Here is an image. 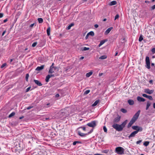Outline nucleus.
<instances>
[{
  "label": "nucleus",
  "mask_w": 155,
  "mask_h": 155,
  "mask_svg": "<svg viewBox=\"0 0 155 155\" xmlns=\"http://www.w3.org/2000/svg\"><path fill=\"white\" fill-rule=\"evenodd\" d=\"M142 141V140H140L136 142V144H140V143H141Z\"/></svg>",
  "instance_id": "obj_41"
},
{
  "label": "nucleus",
  "mask_w": 155,
  "mask_h": 155,
  "mask_svg": "<svg viewBox=\"0 0 155 155\" xmlns=\"http://www.w3.org/2000/svg\"><path fill=\"white\" fill-rule=\"evenodd\" d=\"M153 107L155 109V103H153Z\"/></svg>",
  "instance_id": "obj_59"
},
{
  "label": "nucleus",
  "mask_w": 155,
  "mask_h": 155,
  "mask_svg": "<svg viewBox=\"0 0 155 155\" xmlns=\"http://www.w3.org/2000/svg\"><path fill=\"white\" fill-rule=\"evenodd\" d=\"M87 34L89 35H90L91 36H93L94 35V33L93 31H90Z\"/></svg>",
  "instance_id": "obj_32"
},
{
  "label": "nucleus",
  "mask_w": 155,
  "mask_h": 155,
  "mask_svg": "<svg viewBox=\"0 0 155 155\" xmlns=\"http://www.w3.org/2000/svg\"><path fill=\"white\" fill-rule=\"evenodd\" d=\"M44 67V65H42L41 66H38L35 69V70L37 71H40L43 69Z\"/></svg>",
  "instance_id": "obj_10"
},
{
  "label": "nucleus",
  "mask_w": 155,
  "mask_h": 155,
  "mask_svg": "<svg viewBox=\"0 0 155 155\" xmlns=\"http://www.w3.org/2000/svg\"><path fill=\"white\" fill-rule=\"evenodd\" d=\"M93 129H92L90 132H88L87 134H88H88H90L93 131Z\"/></svg>",
  "instance_id": "obj_50"
},
{
  "label": "nucleus",
  "mask_w": 155,
  "mask_h": 155,
  "mask_svg": "<svg viewBox=\"0 0 155 155\" xmlns=\"http://www.w3.org/2000/svg\"><path fill=\"white\" fill-rule=\"evenodd\" d=\"M153 91H154L153 90H150L149 89H145L144 90L145 93L150 94H152L153 92Z\"/></svg>",
  "instance_id": "obj_8"
},
{
  "label": "nucleus",
  "mask_w": 155,
  "mask_h": 155,
  "mask_svg": "<svg viewBox=\"0 0 155 155\" xmlns=\"http://www.w3.org/2000/svg\"><path fill=\"white\" fill-rule=\"evenodd\" d=\"M12 59H10V60H9V62L10 63H11V62L12 61Z\"/></svg>",
  "instance_id": "obj_62"
},
{
  "label": "nucleus",
  "mask_w": 155,
  "mask_h": 155,
  "mask_svg": "<svg viewBox=\"0 0 155 155\" xmlns=\"http://www.w3.org/2000/svg\"><path fill=\"white\" fill-rule=\"evenodd\" d=\"M15 112H12L11 114H10L8 116V117L11 118L12 117L14 116L15 114Z\"/></svg>",
  "instance_id": "obj_26"
},
{
  "label": "nucleus",
  "mask_w": 155,
  "mask_h": 155,
  "mask_svg": "<svg viewBox=\"0 0 155 155\" xmlns=\"http://www.w3.org/2000/svg\"><path fill=\"white\" fill-rule=\"evenodd\" d=\"M143 39L142 35H140L139 38V41L140 42Z\"/></svg>",
  "instance_id": "obj_34"
},
{
  "label": "nucleus",
  "mask_w": 155,
  "mask_h": 155,
  "mask_svg": "<svg viewBox=\"0 0 155 155\" xmlns=\"http://www.w3.org/2000/svg\"><path fill=\"white\" fill-rule=\"evenodd\" d=\"M94 27L97 28L98 27V25L97 24H95L94 25Z\"/></svg>",
  "instance_id": "obj_55"
},
{
  "label": "nucleus",
  "mask_w": 155,
  "mask_h": 155,
  "mask_svg": "<svg viewBox=\"0 0 155 155\" xmlns=\"http://www.w3.org/2000/svg\"><path fill=\"white\" fill-rule=\"evenodd\" d=\"M34 25H35V23H34L31 24L30 25V27H33L34 26Z\"/></svg>",
  "instance_id": "obj_53"
},
{
  "label": "nucleus",
  "mask_w": 155,
  "mask_h": 155,
  "mask_svg": "<svg viewBox=\"0 0 155 155\" xmlns=\"http://www.w3.org/2000/svg\"><path fill=\"white\" fill-rule=\"evenodd\" d=\"M107 58V56H106V55H104L101 56L99 58V59H100L103 60V59H105L106 58Z\"/></svg>",
  "instance_id": "obj_23"
},
{
  "label": "nucleus",
  "mask_w": 155,
  "mask_h": 155,
  "mask_svg": "<svg viewBox=\"0 0 155 155\" xmlns=\"http://www.w3.org/2000/svg\"><path fill=\"white\" fill-rule=\"evenodd\" d=\"M147 98H148L150 100H153V98L151 96L148 95Z\"/></svg>",
  "instance_id": "obj_33"
},
{
  "label": "nucleus",
  "mask_w": 155,
  "mask_h": 155,
  "mask_svg": "<svg viewBox=\"0 0 155 155\" xmlns=\"http://www.w3.org/2000/svg\"><path fill=\"white\" fill-rule=\"evenodd\" d=\"M59 96V94H57L55 95V97H58Z\"/></svg>",
  "instance_id": "obj_58"
},
{
  "label": "nucleus",
  "mask_w": 155,
  "mask_h": 155,
  "mask_svg": "<svg viewBox=\"0 0 155 155\" xmlns=\"http://www.w3.org/2000/svg\"><path fill=\"white\" fill-rule=\"evenodd\" d=\"M127 120H126L121 124H118V131H121L123 130L127 124Z\"/></svg>",
  "instance_id": "obj_3"
},
{
  "label": "nucleus",
  "mask_w": 155,
  "mask_h": 155,
  "mask_svg": "<svg viewBox=\"0 0 155 155\" xmlns=\"http://www.w3.org/2000/svg\"><path fill=\"white\" fill-rule=\"evenodd\" d=\"M3 16V14L2 13H0V18H2Z\"/></svg>",
  "instance_id": "obj_51"
},
{
  "label": "nucleus",
  "mask_w": 155,
  "mask_h": 155,
  "mask_svg": "<svg viewBox=\"0 0 155 155\" xmlns=\"http://www.w3.org/2000/svg\"><path fill=\"white\" fill-rule=\"evenodd\" d=\"M149 142L148 141H146L143 143V145L146 147H147L148 145L149 144Z\"/></svg>",
  "instance_id": "obj_31"
},
{
  "label": "nucleus",
  "mask_w": 155,
  "mask_h": 155,
  "mask_svg": "<svg viewBox=\"0 0 155 155\" xmlns=\"http://www.w3.org/2000/svg\"><path fill=\"white\" fill-rule=\"evenodd\" d=\"M119 15L118 14L116 15L115 17L114 20H116L118 18H119Z\"/></svg>",
  "instance_id": "obj_39"
},
{
  "label": "nucleus",
  "mask_w": 155,
  "mask_h": 155,
  "mask_svg": "<svg viewBox=\"0 0 155 155\" xmlns=\"http://www.w3.org/2000/svg\"><path fill=\"white\" fill-rule=\"evenodd\" d=\"M96 122L97 121L95 120L92 121L87 123V125L89 127H94L96 126Z\"/></svg>",
  "instance_id": "obj_5"
},
{
  "label": "nucleus",
  "mask_w": 155,
  "mask_h": 155,
  "mask_svg": "<svg viewBox=\"0 0 155 155\" xmlns=\"http://www.w3.org/2000/svg\"><path fill=\"white\" fill-rule=\"evenodd\" d=\"M117 4V2L115 1H113L111 2L109 4V5L110 6H112L115 5Z\"/></svg>",
  "instance_id": "obj_19"
},
{
  "label": "nucleus",
  "mask_w": 155,
  "mask_h": 155,
  "mask_svg": "<svg viewBox=\"0 0 155 155\" xmlns=\"http://www.w3.org/2000/svg\"><path fill=\"white\" fill-rule=\"evenodd\" d=\"M145 61L146 64V67L148 69H150V61L149 57L147 56L146 57Z\"/></svg>",
  "instance_id": "obj_4"
},
{
  "label": "nucleus",
  "mask_w": 155,
  "mask_h": 155,
  "mask_svg": "<svg viewBox=\"0 0 155 155\" xmlns=\"http://www.w3.org/2000/svg\"><path fill=\"white\" fill-rule=\"evenodd\" d=\"M84 58V57H83V56H82V57H81L80 58V59H81V60H82V59H83Z\"/></svg>",
  "instance_id": "obj_63"
},
{
  "label": "nucleus",
  "mask_w": 155,
  "mask_h": 155,
  "mask_svg": "<svg viewBox=\"0 0 155 155\" xmlns=\"http://www.w3.org/2000/svg\"><path fill=\"white\" fill-rule=\"evenodd\" d=\"M5 32H6L5 31H3L2 33V36H3L5 34Z\"/></svg>",
  "instance_id": "obj_54"
},
{
  "label": "nucleus",
  "mask_w": 155,
  "mask_h": 155,
  "mask_svg": "<svg viewBox=\"0 0 155 155\" xmlns=\"http://www.w3.org/2000/svg\"><path fill=\"white\" fill-rule=\"evenodd\" d=\"M93 74V72L92 71H90L88 73H87L86 74V76L87 77H89L90 76Z\"/></svg>",
  "instance_id": "obj_21"
},
{
  "label": "nucleus",
  "mask_w": 155,
  "mask_h": 155,
  "mask_svg": "<svg viewBox=\"0 0 155 155\" xmlns=\"http://www.w3.org/2000/svg\"><path fill=\"white\" fill-rule=\"evenodd\" d=\"M151 105L150 103L148 101L147 103L146 110H147Z\"/></svg>",
  "instance_id": "obj_24"
},
{
  "label": "nucleus",
  "mask_w": 155,
  "mask_h": 155,
  "mask_svg": "<svg viewBox=\"0 0 155 155\" xmlns=\"http://www.w3.org/2000/svg\"><path fill=\"white\" fill-rule=\"evenodd\" d=\"M50 27H48V28L47 29V34L48 36H49L50 35Z\"/></svg>",
  "instance_id": "obj_25"
},
{
  "label": "nucleus",
  "mask_w": 155,
  "mask_h": 155,
  "mask_svg": "<svg viewBox=\"0 0 155 155\" xmlns=\"http://www.w3.org/2000/svg\"><path fill=\"white\" fill-rule=\"evenodd\" d=\"M118 124H113L112 127L115 129L117 131H118Z\"/></svg>",
  "instance_id": "obj_16"
},
{
  "label": "nucleus",
  "mask_w": 155,
  "mask_h": 155,
  "mask_svg": "<svg viewBox=\"0 0 155 155\" xmlns=\"http://www.w3.org/2000/svg\"><path fill=\"white\" fill-rule=\"evenodd\" d=\"M102 74H103V73H99V76H101V75H102Z\"/></svg>",
  "instance_id": "obj_60"
},
{
  "label": "nucleus",
  "mask_w": 155,
  "mask_h": 155,
  "mask_svg": "<svg viewBox=\"0 0 155 155\" xmlns=\"http://www.w3.org/2000/svg\"><path fill=\"white\" fill-rule=\"evenodd\" d=\"M139 130H138L137 131H135L132 132L130 135L129 136V138H130L131 137H134L135 136V135L137 134L138 132H139Z\"/></svg>",
  "instance_id": "obj_7"
},
{
  "label": "nucleus",
  "mask_w": 155,
  "mask_h": 155,
  "mask_svg": "<svg viewBox=\"0 0 155 155\" xmlns=\"http://www.w3.org/2000/svg\"><path fill=\"white\" fill-rule=\"evenodd\" d=\"M140 112V110H139L134 115L133 117L128 124L127 127L129 128L135 122V121L138 119Z\"/></svg>",
  "instance_id": "obj_1"
},
{
  "label": "nucleus",
  "mask_w": 155,
  "mask_h": 155,
  "mask_svg": "<svg viewBox=\"0 0 155 155\" xmlns=\"http://www.w3.org/2000/svg\"><path fill=\"white\" fill-rule=\"evenodd\" d=\"M50 78V77L49 75H48L46 76L45 78V81L48 82L49 81V79Z\"/></svg>",
  "instance_id": "obj_29"
},
{
  "label": "nucleus",
  "mask_w": 155,
  "mask_h": 155,
  "mask_svg": "<svg viewBox=\"0 0 155 155\" xmlns=\"http://www.w3.org/2000/svg\"><path fill=\"white\" fill-rule=\"evenodd\" d=\"M90 92V91L89 90H86V91L84 92V94H88Z\"/></svg>",
  "instance_id": "obj_35"
},
{
  "label": "nucleus",
  "mask_w": 155,
  "mask_h": 155,
  "mask_svg": "<svg viewBox=\"0 0 155 155\" xmlns=\"http://www.w3.org/2000/svg\"><path fill=\"white\" fill-rule=\"evenodd\" d=\"M74 25V23H71L70 25H69L67 27V30H69L71 29V27L73 26Z\"/></svg>",
  "instance_id": "obj_20"
},
{
  "label": "nucleus",
  "mask_w": 155,
  "mask_h": 155,
  "mask_svg": "<svg viewBox=\"0 0 155 155\" xmlns=\"http://www.w3.org/2000/svg\"><path fill=\"white\" fill-rule=\"evenodd\" d=\"M82 129L84 130V131H85L86 130V127H80Z\"/></svg>",
  "instance_id": "obj_49"
},
{
  "label": "nucleus",
  "mask_w": 155,
  "mask_h": 155,
  "mask_svg": "<svg viewBox=\"0 0 155 155\" xmlns=\"http://www.w3.org/2000/svg\"><path fill=\"white\" fill-rule=\"evenodd\" d=\"M155 9V4L152 6L151 7V9L152 10H154Z\"/></svg>",
  "instance_id": "obj_48"
},
{
  "label": "nucleus",
  "mask_w": 155,
  "mask_h": 155,
  "mask_svg": "<svg viewBox=\"0 0 155 155\" xmlns=\"http://www.w3.org/2000/svg\"><path fill=\"white\" fill-rule=\"evenodd\" d=\"M120 111L121 112L124 113H125L127 112V110L124 108H121L120 109Z\"/></svg>",
  "instance_id": "obj_30"
},
{
  "label": "nucleus",
  "mask_w": 155,
  "mask_h": 155,
  "mask_svg": "<svg viewBox=\"0 0 155 155\" xmlns=\"http://www.w3.org/2000/svg\"><path fill=\"white\" fill-rule=\"evenodd\" d=\"M90 49V48H87L86 47H84L83 48H81V50L82 51H87L88 50Z\"/></svg>",
  "instance_id": "obj_27"
},
{
  "label": "nucleus",
  "mask_w": 155,
  "mask_h": 155,
  "mask_svg": "<svg viewBox=\"0 0 155 155\" xmlns=\"http://www.w3.org/2000/svg\"><path fill=\"white\" fill-rule=\"evenodd\" d=\"M29 77V74H27L26 75V77H25L26 80L27 81H28V78Z\"/></svg>",
  "instance_id": "obj_36"
},
{
  "label": "nucleus",
  "mask_w": 155,
  "mask_h": 155,
  "mask_svg": "<svg viewBox=\"0 0 155 155\" xmlns=\"http://www.w3.org/2000/svg\"><path fill=\"white\" fill-rule=\"evenodd\" d=\"M6 65V63H4L1 66V68H3L4 67H5Z\"/></svg>",
  "instance_id": "obj_42"
},
{
  "label": "nucleus",
  "mask_w": 155,
  "mask_h": 155,
  "mask_svg": "<svg viewBox=\"0 0 155 155\" xmlns=\"http://www.w3.org/2000/svg\"><path fill=\"white\" fill-rule=\"evenodd\" d=\"M48 75H49L50 78L52 77H54V75L53 74H48Z\"/></svg>",
  "instance_id": "obj_52"
},
{
  "label": "nucleus",
  "mask_w": 155,
  "mask_h": 155,
  "mask_svg": "<svg viewBox=\"0 0 155 155\" xmlns=\"http://www.w3.org/2000/svg\"><path fill=\"white\" fill-rule=\"evenodd\" d=\"M132 128L134 130H136V131H137L138 130L139 131H142L143 129L141 127H139L137 126H132Z\"/></svg>",
  "instance_id": "obj_6"
},
{
  "label": "nucleus",
  "mask_w": 155,
  "mask_h": 155,
  "mask_svg": "<svg viewBox=\"0 0 155 155\" xmlns=\"http://www.w3.org/2000/svg\"><path fill=\"white\" fill-rule=\"evenodd\" d=\"M151 65L152 66H154V64L153 63H152L151 64Z\"/></svg>",
  "instance_id": "obj_64"
},
{
  "label": "nucleus",
  "mask_w": 155,
  "mask_h": 155,
  "mask_svg": "<svg viewBox=\"0 0 155 155\" xmlns=\"http://www.w3.org/2000/svg\"><path fill=\"white\" fill-rule=\"evenodd\" d=\"M8 21V19H5L3 21V22L4 23H5L7 21Z\"/></svg>",
  "instance_id": "obj_56"
},
{
  "label": "nucleus",
  "mask_w": 155,
  "mask_h": 155,
  "mask_svg": "<svg viewBox=\"0 0 155 155\" xmlns=\"http://www.w3.org/2000/svg\"><path fill=\"white\" fill-rule=\"evenodd\" d=\"M113 28L112 27H110L108 28L105 32V34L107 35L108 34L110 31H111V30Z\"/></svg>",
  "instance_id": "obj_13"
},
{
  "label": "nucleus",
  "mask_w": 155,
  "mask_h": 155,
  "mask_svg": "<svg viewBox=\"0 0 155 155\" xmlns=\"http://www.w3.org/2000/svg\"><path fill=\"white\" fill-rule=\"evenodd\" d=\"M54 65V63H53L51 65V66H50V68H55V69H56V67H54L53 66Z\"/></svg>",
  "instance_id": "obj_44"
},
{
  "label": "nucleus",
  "mask_w": 155,
  "mask_h": 155,
  "mask_svg": "<svg viewBox=\"0 0 155 155\" xmlns=\"http://www.w3.org/2000/svg\"><path fill=\"white\" fill-rule=\"evenodd\" d=\"M54 68H50L48 72L49 73L52 74L54 72V70H55Z\"/></svg>",
  "instance_id": "obj_17"
},
{
  "label": "nucleus",
  "mask_w": 155,
  "mask_h": 155,
  "mask_svg": "<svg viewBox=\"0 0 155 155\" xmlns=\"http://www.w3.org/2000/svg\"><path fill=\"white\" fill-rule=\"evenodd\" d=\"M38 20L40 23H42L43 22V19L41 18H39L38 19Z\"/></svg>",
  "instance_id": "obj_28"
},
{
  "label": "nucleus",
  "mask_w": 155,
  "mask_h": 155,
  "mask_svg": "<svg viewBox=\"0 0 155 155\" xmlns=\"http://www.w3.org/2000/svg\"><path fill=\"white\" fill-rule=\"evenodd\" d=\"M127 102L129 104L131 105H133L134 104V101L132 100H128L127 101Z\"/></svg>",
  "instance_id": "obj_14"
},
{
  "label": "nucleus",
  "mask_w": 155,
  "mask_h": 155,
  "mask_svg": "<svg viewBox=\"0 0 155 155\" xmlns=\"http://www.w3.org/2000/svg\"><path fill=\"white\" fill-rule=\"evenodd\" d=\"M103 130L104 132H107V129L105 126L103 127Z\"/></svg>",
  "instance_id": "obj_37"
},
{
  "label": "nucleus",
  "mask_w": 155,
  "mask_h": 155,
  "mask_svg": "<svg viewBox=\"0 0 155 155\" xmlns=\"http://www.w3.org/2000/svg\"><path fill=\"white\" fill-rule=\"evenodd\" d=\"M33 107V106H29V107H27V109L28 110H30V109H31V108H32Z\"/></svg>",
  "instance_id": "obj_47"
},
{
  "label": "nucleus",
  "mask_w": 155,
  "mask_h": 155,
  "mask_svg": "<svg viewBox=\"0 0 155 155\" xmlns=\"http://www.w3.org/2000/svg\"><path fill=\"white\" fill-rule=\"evenodd\" d=\"M78 134L79 136L82 137H85L87 136V135H88L87 134L83 133H81L80 131H78Z\"/></svg>",
  "instance_id": "obj_9"
},
{
  "label": "nucleus",
  "mask_w": 155,
  "mask_h": 155,
  "mask_svg": "<svg viewBox=\"0 0 155 155\" xmlns=\"http://www.w3.org/2000/svg\"><path fill=\"white\" fill-rule=\"evenodd\" d=\"M79 143V142L78 141H75L73 143V145H75L77 143Z\"/></svg>",
  "instance_id": "obj_43"
},
{
  "label": "nucleus",
  "mask_w": 155,
  "mask_h": 155,
  "mask_svg": "<svg viewBox=\"0 0 155 155\" xmlns=\"http://www.w3.org/2000/svg\"><path fill=\"white\" fill-rule=\"evenodd\" d=\"M142 96L144 97L147 98L148 95L146 94H143Z\"/></svg>",
  "instance_id": "obj_46"
},
{
  "label": "nucleus",
  "mask_w": 155,
  "mask_h": 155,
  "mask_svg": "<svg viewBox=\"0 0 155 155\" xmlns=\"http://www.w3.org/2000/svg\"><path fill=\"white\" fill-rule=\"evenodd\" d=\"M151 51L153 54H154L155 53V48H153L151 50Z\"/></svg>",
  "instance_id": "obj_40"
},
{
  "label": "nucleus",
  "mask_w": 155,
  "mask_h": 155,
  "mask_svg": "<svg viewBox=\"0 0 155 155\" xmlns=\"http://www.w3.org/2000/svg\"><path fill=\"white\" fill-rule=\"evenodd\" d=\"M99 102V100H96L95 102L92 104V106L94 107L97 105V104Z\"/></svg>",
  "instance_id": "obj_18"
},
{
  "label": "nucleus",
  "mask_w": 155,
  "mask_h": 155,
  "mask_svg": "<svg viewBox=\"0 0 155 155\" xmlns=\"http://www.w3.org/2000/svg\"><path fill=\"white\" fill-rule=\"evenodd\" d=\"M89 36V35H88V34H87V35L85 37V38L86 39H87L88 38V37Z\"/></svg>",
  "instance_id": "obj_57"
},
{
  "label": "nucleus",
  "mask_w": 155,
  "mask_h": 155,
  "mask_svg": "<svg viewBox=\"0 0 155 155\" xmlns=\"http://www.w3.org/2000/svg\"><path fill=\"white\" fill-rule=\"evenodd\" d=\"M105 40H102L101 41L100 43L99 44L98 46L99 47H101L102 45L105 42Z\"/></svg>",
  "instance_id": "obj_22"
},
{
  "label": "nucleus",
  "mask_w": 155,
  "mask_h": 155,
  "mask_svg": "<svg viewBox=\"0 0 155 155\" xmlns=\"http://www.w3.org/2000/svg\"><path fill=\"white\" fill-rule=\"evenodd\" d=\"M34 81L35 82V83L38 85L39 86H41L42 84L41 83V82H40L39 81L36 80H34Z\"/></svg>",
  "instance_id": "obj_12"
},
{
  "label": "nucleus",
  "mask_w": 155,
  "mask_h": 155,
  "mask_svg": "<svg viewBox=\"0 0 155 155\" xmlns=\"http://www.w3.org/2000/svg\"><path fill=\"white\" fill-rule=\"evenodd\" d=\"M149 83H150V84H151L152 82H153V81L152 80H150V81H149Z\"/></svg>",
  "instance_id": "obj_61"
},
{
  "label": "nucleus",
  "mask_w": 155,
  "mask_h": 155,
  "mask_svg": "<svg viewBox=\"0 0 155 155\" xmlns=\"http://www.w3.org/2000/svg\"><path fill=\"white\" fill-rule=\"evenodd\" d=\"M30 88H31L30 87H29L28 88H27V89H26V92H28V91H29V90H30Z\"/></svg>",
  "instance_id": "obj_45"
},
{
  "label": "nucleus",
  "mask_w": 155,
  "mask_h": 155,
  "mask_svg": "<svg viewBox=\"0 0 155 155\" xmlns=\"http://www.w3.org/2000/svg\"><path fill=\"white\" fill-rule=\"evenodd\" d=\"M120 117L118 116L117 117H116L114 120V122L117 123L119 121L120 119Z\"/></svg>",
  "instance_id": "obj_15"
},
{
  "label": "nucleus",
  "mask_w": 155,
  "mask_h": 155,
  "mask_svg": "<svg viewBox=\"0 0 155 155\" xmlns=\"http://www.w3.org/2000/svg\"><path fill=\"white\" fill-rule=\"evenodd\" d=\"M137 101L139 102H144L145 100L144 98L140 96H138L137 97Z\"/></svg>",
  "instance_id": "obj_11"
},
{
  "label": "nucleus",
  "mask_w": 155,
  "mask_h": 155,
  "mask_svg": "<svg viewBox=\"0 0 155 155\" xmlns=\"http://www.w3.org/2000/svg\"><path fill=\"white\" fill-rule=\"evenodd\" d=\"M115 152L119 154H122L124 153V149L120 147H117L116 148Z\"/></svg>",
  "instance_id": "obj_2"
},
{
  "label": "nucleus",
  "mask_w": 155,
  "mask_h": 155,
  "mask_svg": "<svg viewBox=\"0 0 155 155\" xmlns=\"http://www.w3.org/2000/svg\"><path fill=\"white\" fill-rule=\"evenodd\" d=\"M37 42H35L34 43H33V44L32 45V46L33 47H35L36 45H37Z\"/></svg>",
  "instance_id": "obj_38"
}]
</instances>
